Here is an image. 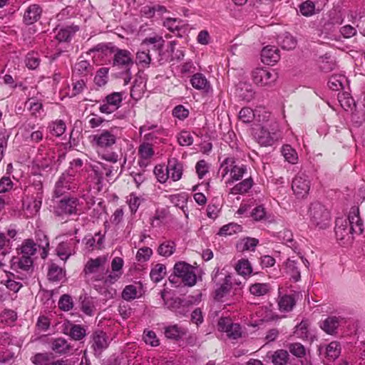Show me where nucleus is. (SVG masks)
Wrapping results in <instances>:
<instances>
[{
	"mask_svg": "<svg viewBox=\"0 0 365 365\" xmlns=\"http://www.w3.org/2000/svg\"><path fill=\"white\" fill-rule=\"evenodd\" d=\"M138 154L140 157L139 164L140 166L146 165L145 160L150 159L154 155L153 145L149 143H143L138 148Z\"/></svg>",
	"mask_w": 365,
	"mask_h": 365,
	"instance_id": "nucleus-32",
	"label": "nucleus"
},
{
	"mask_svg": "<svg viewBox=\"0 0 365 365\" xmlns=\"http://www.w3.org/2000/svg\"><path fill=\"white\" fill-rule=\"evenodd\" d=\"M363 230V222L359 217V209L353 208L347 218L336 220V237L338 240L341 241L343 245L351 242L354 235H360Z\"/></svg>",
	"mask_w": 365,
	"mask_h": 365,
	"instance_id": "nucleus-3",
	"label": "nucleus"
},
{
	"mask_svg": "<svg viewBox=\"0 0 365 365\" xmlns=\"http://www.w3.org/2000/svg\"><path fill=\"white\" fill-rule=\"evenodd\" d=\"M165 307L174 312L177 315L185 316L189 311L192 304L190 300L181 298H162Z\"/></svg>",
	"mask_w": 365,
	"mask_h": 365,
	"instance_id": "nucleus-17",
	"label": "nucleus"
},
{
	"mask_svg": "<svg viewBox=\"0 0 365 365\" xmlns=\"http://www.w3.org/2000/svg\"><path fill=\"white\" fill-rule=\"evenodd\" d=\"M65 277V271L56 265V264H51L48 269V277L51 281H60Z\"/></svg>",
	"mask_w": 365,
	"mask_h": 365,
	"instance_id": "nucleus-44",
	"label": "nucleus"
},
{
	"mask_svg": "<svg viewBox=\"0 0 365 365\" xmlns=\"http://www.w3.org/2000/svg\"><path fill=\"white\" fill-rule=\"evenodd\" d=\"M1 322L11 325L17 319V314L15 311L11 309H4L0 315Z\"/></svg>",
	"mask_w": 365,
	"mask_h": 365,
	"instance_id": "nucleus-55",
	"label": "nucleus"
},
{
	"mask_svg": "<svg viewBox=\"0 0 365 365\" xmlns=\"http://www.w3.org/2000/svg\"><path fill=\"white\" fill-rule=\"evenodd\" d=\"M311 186L310 180L305 173H299L293 178L292 189L297 198H304L309 194Z\"/></svg>",
	"mask_w": 365,
	"mask_h": 365,
	"instance_id": "nucleus-14",
	"label": "nucleus"
},
{
	"mask_svg": "<svg viewBox=\"0 0 365 365\" xmlns=\"http://www.w3.org/2000/svg\"><path fill=\"white\" fill-rule=\"evenodd\" d=\"M295 304L294 298H279L278 301L279 310L282 312L291 311Z\"/></svg>",
	"mask_w": 365,
	"mask_h": 365,
	"instance_id": "nucleus-62",
	"label": "nucleus"
},
{
	"mask_svg": "<svg viewBox=\"0 0 365 365\" xmlns=\"http://www.w3.org/2000/svg\"><path fill=\"white\" fill-rule=\"evenodd\" d=\"M86 335V329L80 324H72L70 331L69 336L76 341H80L83 339Z\"/></svg>",
	"mask_w": 365,
	"mask_h": 365,
	"instance_id": "nucleus-51",
	"label": "nucleus"
},
{
	"mask_svg": "<svg viewBox=\"0 0 365 365\" xmlns=\"http://www.w3.org/2000/svg\"><path fill=\"white\" fill-rule=\"evenodd\" d=\"M133 65L131 53L128 50L117 49L113 58V66L125 71L130 70Z\"/></svg>",
	"mask_w": 365,
	"mask_h": 365,
	"instance_id": "nucleus-21",
	"label": "nucleus"
},
{
	"mask_svg": "<svg viewBox=\"0 0 365 365\" xmlns=\"http://www.w3.org/2000/svg\"><path fill=\"white\" fill-rule=\"evenodd\" d=\"M91 71V66L88 61L81 60L78 61L73 69L74 75L87 76Z\"/></svg>",
	"mask_w": 365,
	"mask_h": 365,
	"instance_id": "nucleus-43",
	"label": "nucleus"
},
{
	"mask_svg": "<svg viewBox=\"0 0 365 365\" xmlns=\"http://www.w3.org/2000/svg\"><path fill=\"white\" fill-rule=\"evenodd\" d=\"M86 165L91 169L89 177L96 185H101L104 177L110 178L118 172V167L108 165L101 162L90 159L87 161Z\"/></svg>",
	"mask_w": 365,
	"mask_h": 365,
	"instance_id": "nucleus-9",
	"label": "nucleus"
},
{
	"mask_svg": "<svg viewBox=\"0 0 365 365\" xmlns=\"http://www.w3.org/2000/svg\"><path fill=\"white\" fill-rule=\"evenodd\" d=\"M190 83L197 90H207L210 86L206 77L200 73H197L191 77Z\"/></svg>",
	"mask_w": 365,
	"mask_h": 365,
	"instance_id": "nucleus-34",
	"label": "nucleus"
},
{
	"mask_svg": "<svg viewBox=\"0 0 365 365\" xmlns=\"http://www.w3.org/2000/svg\"><path fill=\"white\" fill-rule=\"evenodd\" d=\"M51 348L56 353L66 354L70 350L71 346L65 339L56 338L52 340Z\"/></svg>",
	"mask_w": 365,
	"mask_h": 365,
	"instance_id": "nucleus-36",
	"label": "nucleus"
},
{
	"mask_svg": "<svg viewBox=\"0 0 365 365\" xmlns=\"http://www.w3.org/2000/svg\"><path fill=\"white\" fill-rule=\"evenodd\" d=\"M143 340L147 344L152 346H157L160 344L159 339L155 333L151 330H145L143 332Z\"/></svg>",
	"mask_w": 365,
	"mask_h": 365,
	"instance_id": "nucleus-63",
	"label": "nucleus"
},
{
	"mask_svg": "<svg viewBox=\"0 0 365 365\" xmlns=\"http://www.w3.org/2000/svg\"><path fill=\"white\" fill-rule=\"evenodd\" d=\"M78 29L79 28L77 26L61 28L56 34V38L59 41H68Z\"/></svg>",
	"mask_w": 365,
	"mask_h": 365,
	"instance_id": "nucleus-39",
	"label": "nucleus"
},
{
	"mask_svg": "<svg viewBox=\"0 0 365 365\" xmlns=\"http://www.w3.org/2000/svg\"><path fill=\"white\" fill-rule=\"evenodd\" d=\"M242 229V227L241 225L237 223L231 222L222 226L220 229L217 234L220 236L232 235L233 234L240 232Z\"/></svg>",
	"mask_w": 365,
	"mask_h": 365,
	"instance_id": "nucleus-46",
	"label": "nucleus"
},
{
	"mask_svg": "<svg viewBox=\"0 0 365 365\" xmlns=\"http://www.w3.org/2000/svg\"><path fill=\"white\" fill-rule=\"evenodd\" d=\"M309 217L311 225L319 229H325L329 224L330 213L329 210L319 202L311 204L309 210Z\"/></svg>",
	"mask_w": 365,
	"mask_h": 365,
	"instance_id": "nucleus-10",
	"label": "nucleus"
},
{
	"mask_svg": "<svg viewBox=\"0 0 365 365\" xmlns=\"http://www.w3.org/2000/svg\"><path fill=\"white\" fill-rule=\"evenodd\" d=\"M34 124H28L26 127V133L24 135L25 141L29 143H38L43 139V130H37L29 133L30 130H34Z\"/></svg>",
	"mask_w": 365,
	"mask_h": 365,
	"instance_id": "nucleus-31",
	"label": "nucleus"
},
{
	"mask_svg": "<svg viewBox=\"0 0 365 365\" xmlns=\"http://www.w3.org/2000/svg\"><path fill=\"white\" fill-rule=\"evenodd\" d=\"M286 272L290 275L295 282L300 279L301 275L299 267H297V262L295 260L288 259L285 262Z\"/></svg>",
	"mask_w": 365,
	"mask_h": 365,
	"instance_id": "nucleus-40",
	"label": "nucleus"
},
{
	"mask_svg": "<svg viewBox=\"0 0 365 365\" xmlns=\"http://www.w3.org/2000/svg\"><path fill=\"white\" fill-rule=\"evenodd\" d=\"M32 361L36 365H50L53 361L51 355L43 353L36 354L33 357Z\"/></svg>",
	"mask_w": 365,
	"mask_h": 365,
	"instance_id": "nucleus-61",
	"label": "nucleus"
},
{
	"mask_svg": "<svg viewBox=\"0 0 365 365\" xmlns=\"http://www.w3.org/2000/svg\"><path fill=\"white\" fill-rule=\"evenodd\" d=\"M123 259L121 257H115L111 262V272L105 278L104 284L110 287V285L117 282L121 277L123 267Z\"/></svg>",
	"mask_w": 365,
	"mask_h": 365,
	"instance_id": "nucleus-20",
	"label": "nucleus"
},
{
	"mask_svg": "<svg viewBox=\"0 0 365 365\" xmlns=\"http://www.w3.org/2000/svg\"><path fill=\"white\" fill-rule=\"evenodd\" d=\"M91 343V348L96 356H99L109 346L108 337L106 333L101 330L93 333Z\"/></svg>",
	"mask_w": 365,
	"mask_h": 365,
	"instance_id": "nucleus-19",
	"label": "nucleus"
},
{
	"mask_svg": "<svg viewBox=\"0 0 365 365\" xmlns=\"http://www.w3.org/2000/svg\"><path fill=\"white\" fill-rule=\"evenodd\" d=\"M122 129L114 126L104 129L92 135V145L97 149L99 156L110 163H115L118 160V155L115 152H102L112 148L118 139L121 137Z\"/></svg>",
	"mask_w": 365,
	"mask_h": 365,
	"instance_id": "nucleus-2",
	"label": "nucleus"
},
{
	"mask_svg": "<svg viewBox=\"0 0 365 365\" xmlns=\"http://www.w3.org/2000/svg\"><path fill=\"white\" fill-rule=\"evenodd\" d=\"M175 248L176 245L173 241H165L159 245L157 252L160 256L168 257L175 252Z\"/></svg>",
	"mask_w": 365,
	"mask_h": 365,
	"instance_id": "nucleus-42",
	"label": "nucleus"
},
{
	"mask_svg": "<svg viewBox=\"0 0 365 365\" xmlns=\"http://www.w3.org/2000/svg\"><path fill=\"white\" fill-rule=\"evenodd\" d=\"M143 201V197L138 196L133 192L130 193L127 198V202L128 204L130 212L132 213H135Z\"/></svg>",
	"mask_w": 365,
	"mask_h": 365,
	"instance_id": "nucleus-54",
	"label": "nucleus"
},
{
	"mask_svg": "<svg viewBox=\"0 0 365 365\" xmlns=\"http://www.w3.org/2000/svg\"><path fill=\"white\" fill-rule=\"evenodd\" d=\"M309 322L308 319H303L299 324L295 326L294 334L299 339L307 340L309 338Z\"/></svg>",
	"mask_w": 365,
	"mask_h": 365,
	"instance_id": "nucleus-35",
	"label": "nucleus"
},
{
	"mask_svg": "<svg viewBox=\"0 0 365 365\" xmlns=\"http://www.w3.org/2000/svg\"><path fill=\"white\" fill-rule=\"evenodd\" d=\"M107 261L108 258L106 255L90 259L86 262L83 272L86 277L96 282L94 287L100 294L113 297L116 294V290L112 287H108L103 282L108 271V268L106 267Z\"/></svg>",
	"mask_w": 365,
	"mask_h": 365,
	"instance_id": "nucleus-1",
	"label": "nucleus"
},
{
	"mask_svg": "<svg viewBox=\"0 0 365 365\" xmlns=\"http://www.w3.org/2000/svg\"><path fill=\"white\" fill-rule=\"evenodd\" d=\"M66 128V124L62 120L52 121L48 126L49 133L56 137L61 136L65 133Z\"/></svg>",
	"mask_w": 365,
	"mask_h": 365,
	"instance_id": "nucleus-41",
	"label": "nucleus"
},
{
	"mask_svg": "<svg viewBox=\"0 0 365 365\" xmlns=\"http://www.w3.org/2000/svg\"><path fill=\"white\" fill-rule=\"evenodd\" d=\"M212 278L215 283V297H223L224 294L230 292L232 287L230 274H225L219 268H215L212 272Z\"/></svg>",
	"mask_w": 365,
	"mask_h": 365,
	"instance_id": "nucleus-12",
	"label": "nucleus"
},
{
	"mask_svg": "<svg viewBox=\"0 0 365 365\" xmlns=\"http://www.w3.org/2000/svg\"><path fill=\"white\" fill-rule=\"evenodd\" d=\"M253 184V180L250 177L237 183L232 187H229L227 188V192L228 194L233 195H244L252 188Z\"/></svg>",
	"mask_w": 365,
	"mask_h": 365,
	"instance_id": "nucleus-28",
	"label": "nucleus"
},
{
	"mask_svg": "<svg viewBox=\"0 0 365 365\" xmlns=\"http://www.w3.org/2000/svg\"><path fill=\"white\" fill-rule=\"evenodd\" d=\"M108 68H101L98 71L94 78V81L98 86H104L108 81Z\"/></svg>",
	"mask_w": 365,
	"mask_h": 365,
	"instance_id": "nucleus-60",
	"label": "nucleus"
},
{
	"mask_svg": "<svg viewBox=\"0 0 365 365\" xmlns=\"http://www.w3.org/2000/svg\"><path fill=\"white\" fill-rule=\"evenodd\" d=\"M262 61L267 65H273L280 58L279 50L274 46H267L261 51Z\"/></svg>",
	"mask_w": 365,
	"mask_h": 365,
	"instance_id": "nucleus-24",
	"label": "nucleus"
},
{
	"mask_svg": "<svg viewBox=\"0 0 365 365\" xmlns=\"http://www.w3.org/2000/svg\"><path fill=\"white\" fill-rule=\"evenodd\" d=\"M166 168L170 180L175 182L181 179L183 171L182 163L175 158L170 159Z\"/></svg>",
	"mask_w": 365,
	"mask_h": 365,
	"instance_id": "nucleus-26",
	"label": "nucleus"
},
{
	"mask_svg": "<svg viewBox=\"0 0 365 365\" xmlns=\"http://www.w3.org/2000/svg\"><path fill=\"white\" fill-rule=\"evenodd\" d=\"M166 267L163 264H157L155 267L151 269L150 273V277L153 282H160L165 274Z\"/></svg>",
	"mask_w": 365,
	"mask_h": 365,
	"instance_id": "nucleus-50",
	"label": "nucleus"
},
{
	"mask_svg": "<svg viewBox=\"0 0 365 365\" xmlns=\"http://www.w3.org/2000/svg\"><path fill=\"white\" fill-rule=\"evenodd\" d=\"M348 85L347 78L342 74L332 75L328 82V86L330 89L335 91H339L344 89L345 86Z\"/></svg>",
	"mask_w": 365,
	"mask_h": 365,
	"instance_id": "nucleus-30",
	"label": "nucleus"
},
{
	"mask_svg": "<svg viewBox=\"0 0 365 365\" xmlns=\"http://www.w3.org/2000/svg\"><path fill=\"white\" fill-rule=\"evenodd\" d=\"M48 246L49 242L46 236H44V241L38 245L34 243V242L31 240H26L22 243L21 247L19 248V254L23 256L31 257L36 252L37 247H41L43 250L41 257L44 259L48 255Z\"/></svg>",
	"mask_w": 365,
	"mask_h": 365,
	"instance_id": "nucleus-18",
	"label": "nucleus"
},
{
	"mask_svg": "<svg viewBox=\"0 0 365 365\" xmlns=\"http://www.w3.org/2000/svg\"><path fill=\"white\" fill-rule=\"evenodd\" d=\"M11 268L14 271H29L33 266V259L30 257L21 255L19 257H14L11 260Z\"/></svg>",
	"mask_w": 365,
	"mask_h": 365,
	"instance_id": "nucleus-25",
	"label": "nucleus"
},
{
	"mask_svg": "<svg viewBox=\"0 0 365 365\" xmlns=\"http://www.w3.org/2000/svg\"><path fill=\"white\" fill-rule=\"evenodd\" d=\"M152 255V249L148 247H143L138 250L135 259L138 262H145L150 259Z\"/></svg>",
	"mask_w": 365,
	"mask_h": 365,
	"instance_id": "nucleus-57",
	"label": "nucleus"
},
{
	"mask_svg": "<svg viewBox=\"0 0 365 365\" xmlns=\"http://www.w3.org/2000/svg\"><path fill=\"white\" fill-rule=\"evenodd\" d=\"M178 142L181 146H189L193 143V137L189 131L182 130L178 135Z\"/></svg>",
	"mask_w": 365,
	"mask_h": 365,
	"instance_id": "nucleus-59",
	"label": "nucleus"
},
{
	"mask_svg": "<svg viewBox=\"0 0 365 365\" xmlns=\"http://www.w3.org/2000/svg\"><path fill=\"white\" fill-rule=\"evenodd\" d=\"M255 117V111L248 107H245L241 109L239 113V118L243 123H248L252 121Z\"/></svg>",
	"mask_w": 365,
	"mask_h": 365,
	"instance_id": "nucleus-58",
	"label": "nucleus"
},
{
	"mask_svg": "<svg viewBox=\"0 0 365 365\" xmlns=\"http://www.w3.org/2000/svg\"><path fill=\"white\" fill-rule=\"evenodd\" d=\"M24 207L27 217L36 215L40 210L43 200V184L41 180L34 182L24 191Z\"/></svg>",
	"mask_w": 365,
	"mask_h": 365,
	"instance_id": "nucleus-5",
	"label": "nucleus"
},
{
	"mask_svg": "<svg viewBox=\"0 0 365 365\" xmlns=\"http://www.w3.org/2000/svg\"><path fill=\"white\" fill-rule=\"evenodd\" d=\"M103 240V237L100 233L96 234L95 237L85 238L86 249L92 250L94 248H101Z\"/></svg>",
	"mask_w": 365,
	"mask_h": 365,
	"instance_id": "nucleus-52",
	"label": "nucleus"
},
{
	"mask_svg": "<svg viewBox=\"0 0 365 365\" xmlns=\"http://www.w3.org/2000/svg\"><path fill=\"white\" fill-rule=\"evenodd\" d=\"M41 59L39 55L35 52L29 53L26 55L25 63L29 69L34 70L37 68L40 64Z\"/></svg>",
	"mask_w": 365,
	"mask_h": 365,
	"instance_id": "nucleus-53",
	"label": "nucleus"
},
{
	"mask_svg": "<svg viewBox=\"0 0 365 365\" xmlns=\"http://www.w3.org/2000/svg\"><path fill=\"white\" fill-rule=\"evenodd\" d=\"M282 153L285 160L291 164H296L298 161V155L296 150L289 145H284L282 148Z\"/></svg>",
	"mask_w": 365,
	"mask_h": 365,
	"instance_id": "nucleus-48",
	"label": "nucleus"
},
{
	"mask_svg": "<svg viewBox=\"0 0 365 365\" xmlns=\"http://www.w3.org/2000/svg\"><path fill=\"white\" fill-rule=\"evenodd\" d=\"M277 78V73L267 68H257L252 73V81L258 86H271Z\"/></svg>",
	"mask_w": 365,
	"mask_h": 365,
	"instance_id": "nucleus-15",
	"label": "nucleus"
},
{
	"mask_svg": "<svg viewBox=\"0 0 365 365\" xmlns=\"http://www.w3.org/2000/svg\"><path fill=\"white\" fill-rule=\"evenodd\" d=\"M271 289V286L268 283H255L250 286V292L255 297H262L268 294Z\"/></svg>",
	"mask_w": 365,
	"mask_h": 365,
	"instance_id": "nucleus-38",
	"label": "nucleus"
},
{
	"mask_svg": "<svg viewBox=\"0 0 365 365\" xmlns=\"http://www.w3.org/2000/svg\"><path fill=\"white\" fill-rule=\"evenodd\" d=\"M124 96V92H113L108 95L100 106L99 110L106 114L115 112L120 107Z\"/></svg>",
	"mask_w": 365,
	"mask_h": 365,
	"instance_id": "nucleus-16",
	"label": "nucleus"
},
{
	"mask_svg": "<svg viewBox=\"0 0 365 365\" xmlns=\"http://www.w3.org/2000/svg\"><path fill=\"white\" fill-rule=\"evenodd\" d=\"M164 334L165 337L169 339L178 341L185 334V331L182 327H178L177 324H174L165 327Z\"/></svg>",
	"mask_w": 365,
	"mask_h": 365,
	"instance_id": "nucleus-33",
	"label": "nucleus"
},
{
	"mask_svg": "<svg viewBox=\"0 0 365 365\" xmlns=\"http://www.w3.org/2000/svg\"><path fill=\"white\" fill-rule=\"evenodd\" d=\"M341 353V346L338 341H334L329 343L326 348L327 356L331 360H335Z\"/></svg>",
	"mask_w": 365,
	"mask_h": 365,
	"instance_id": "nucleus-47",
	"label": "nucleus"
},
{
	"mask_svg": "<svg viewBox=\"0 0 365 365\" xmlns=\"http://www.w3.org/2000/svg\"><path fill=\"white\" fill-rule=\"evenodd\" d=\"M289 359V354L286 350L279 349L272 354V362L274 365H285Z\"/></svg>",
	"mask_w": 365,
	"mask_h": 365,
	"instance_id": "nucleus-49",
	"label": "nucleus"
},
{
	"mask_svg": "<svg viewBox=\"0 0 365 365\" xmlns=\"http://www.w3.org/2000/svg\"><path fill=\"white\" fill-rule=\"evenodd\" d=\"M342 319L340 317L329 316L320 322V328L327 334L334 335L336 334Z\"/></svg>",
	"mask_w": 365,
	"mask_h": 365,
	"instance_id": "nucleus-27",
	"label": "nucleus"
},
{
	"mask_svg": "<svg viewBox=\"0 0 365 365\" xmlns=\"http://www.w3.org/2000/svg\"><path fill=\"white\" fill-rule=\"evenodd\" d=\"M155 130V132L157 134H165V130L162 127L157 124H153L151 123L147 122L143 125L140 128V134L143 135V133L150 132Z\"/></svg>",
	"mask_w": 365,
	"mask_h": 365,
	"instance_id": "nucleus-56",
	"label": "nucleus"
},
{
	"mask_svg": "<svg viewBox=\"0 0 365 365\" xmlns=\"http://www.w3.org/2000/svg\"><path fill=\"white\" fill-rule=\"evenodd\" d=\"M220 170L222 178L229 175V178L225 180L226 187L228 188L235 182L240 180L243 178L247 172V167L243 164H236L235 158L228 157L222 162Z\"/></svg>",
	"mask_w": 365,
	"mask_h": 365,
	"instance_id": "nucleus-7",
	"label": "nucleus"
},
{
	"mask_svg": "<svg viewBox=\"0 0 365 365\" xmlns=\"http://www.w3.org/2000/svg\"><path fill=\"white\" fill-rule=\"evenodd\" d=\"M164 41L162 37L145 38L140 44L135 56V63L140 68H148L152 58V53H160Z\"/></svg>",
	"mask_w": 365,
	"mask_h": 365,
	"instance_id": "nucleus-4",
	"label": "nucleus"
},
{
	"mask_svg": "<svg viewBox=\"0 0 365 365\" xmlns=\"http://www.w3.org/2000/svg\"><path fill=\"white\" fill-rule=\"evenodd\" d=\"M314 10L315 5L312 1L309 0L303 2L299 6V11L301 14L304 16H312L314 14Z\"/></svg>",
	"mask_w": 365,
	"mask_h": 365,
	"instance_id": "nucleus-64",
	"label": "nucleus"
},
{
	"mask_svg": "<svg viewBox=\"0 0 365 365\" xmlns=\"http://www.w3.org/2000/svg\"><path fill=\"white\" fill-rule=\"evenodd\" d=\"M42 7L37 4H30L26 9L23 16V22L26 25H31L37 22L41 17Z\"/></svg>",
	"mask_w": 365,
	"mask_h": 365,
	"instance_id": "nucleus-22",
	"label": "nucleus"
},
{
	"mask_svg": "<svg viewBox=\"0 0 365 365\" xmlns=\"http://www.w3.org/2000/svg\"><path fill=\"white\" fill-rule=\"evenodd\" d=\"M25 106L31 115L36 118H41L43 114L42 102L36 98H29L25 103Z\"/></svg>",
	"mask_w": 365,
	"mask_h": 365,
	"instance_id": "nucleus-29",
	"label": "nucleus"
},
{
	"mask_svg": "<svg viewBox=\"0 0 365 365\" xmlns=\"http://www.w3.org/2000/svg\"><path fill=\"white\" fill-rule=\"evenodd\" d=\"M76 245V242L73 239L60 243L56 247L57 255L61 259L66 261L71 255L75 254Z\"/></svg>",
	"mask_w": 365,
	"mask_h": 365,
	"instance_id": "nucleus-23",
	"label": "nucleus"
},
{
	"mask_svg": "<svg viewBox=\"0 0 365 365\" xmlns=\"http://www.w3.org/2000/svg\"><path fill=\"white\" fill-rule=\"evenodd\" d=\"M82 211V202L75 197H66L61 199L56 207L58 215H78Z\"/></svg>",
	"mask_w": 365,
	"mask_h": 365,
	"instance_id": "nucleus-11",
	"label": "nucleus"
},
{
	"mask_svg": "<svg viewBox=\"0 0 365 365\" xmlns=\"http://www.w3.org/2000/svg\"><path fill=\"white\" fill-rule=\"evenodd\" d=\"M176 278L181 279L184 285L193 287L197 282V276L195 267L185 262H178L173 267V276H170L169 280L171 283H175Z\"/></svg>",
	"mask_w": 365,
	"mask_h": 365,
	"instance_id": "nucleus-8",
	"label": "nucleus"
},
{
	"mask_svg": "<svg viewBox=\"0 0 365 365\" xmlns=\"http://www.w3.org/2000/svg\"><path fill=\"white\" fill-rule=\"evenodd\" d=\"M254 137L262 146L273 145L282 138L278 123L275 119H267V123L255 132Z\"/></svg>",
	"mask_w": 365,
	"mask_h": 365,
	"instance_id": "nucleus-6",
	"label": "nucleus"
},
{
	"mask_svg": "<svg viewBox=\"0 0 365 365\" xmlns=\"http://www.w3.org/2000/svg\"><path fill=\"white\" fill-rule=\"evenodd\" d=\"M237 272L242 276H250L252 272V268L248 259H240L235 267Z\"/></svg>",
	"mask_w": 365,
	"mask_h": 365,
	"instance_id": "nucleus-45",
	"label": "nucleus"
},
{
	"mask_svg": "<svg viewBox=\"0 0 365 365\" xmlns=\"http://www.w3.org/2000/svg\"><path fill=\"white\" fill-rule=\"evenodd\" d=\"M278 43L285 50L293 49L296 47V39L289 33H284L279 36Z\"/></svg>",
	"mask_w": 365,
	"mask_h": 365,
	"instance_id": "nucleus-37",
	"label": "nucleus"
},
{
	"mask_svg": "<svg viewBox=\"0 0 365 365\" xmlns=\"http://www.w3.org/2000/svg\"><path fill=\"white\" fill-rule=\"evenodd\" d=\"M76 187L75 172L67 170L60 176L56 183L55 195L56 197L61 196L68 190H75Z\"/></svg>",
	"mask_w": 365,
	"mask_h": 365,
	"instance_id": "nucleus-13",
	"label": "nucleus"
}]
</instances>
